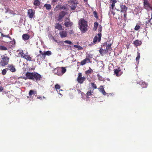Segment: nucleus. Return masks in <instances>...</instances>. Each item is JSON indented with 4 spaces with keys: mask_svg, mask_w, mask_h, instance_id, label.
Wrapping results in <instances>:
<instances>
[{
    "mask_svg": "<svg viewBox=\"0 0 152 152\" xmlns=\"http://www.w3.org/2000/svg\"><path fill=\"white\" fill-rule=\"evenodd\" d=\"M26 77L23 78L25 80L29 79L33 80L34 81H39L42 78L41 75L39 74L36 72H27L25 75Z\"/></svg>",
    "mask_w": 152,
    "mask_h": 152,
    "instance_id": "1",
    "label": "nucleus"
},
{
    "mask_svg": "<svg viewBox=\"0 0 152 152\" xmlns=\"http://www.w3.org/2000/svg\"><path fill=\"white\" fill-rule=\"evenodd\" d=\"M78 25L79 26L81 32L83 33H85L88 30V22L84 19L83 18H80L78 22Z\"/></svg>",
    "mask_w": 152,
    "mask_h": 152,
    "instance_id": "2",
    "label": "nucleus"
},
{
    "mask_svg": "<svg viewBox=\"0 0 152 152\" xmlns=\"http://www.w3.org/2000/svg\"><path fill=\"white\" fill-rule=\"evenodd\" d=\"M1 59L0 61V67H4L8 65L10 60V58L4 55L1 57Z\"/></svg>",
    "mask_w": 152,
    "mask_h": 152,
    "instance_id": "3",
    "label": "nucleus"
},
{
    "mask_svg": "<svg viewBox=\"0 0 152 152\" xmlns=\"http://www.w3.org/2000/svg\"><path fill=\"white\" fill-rule=\"evenodd\" d=\"M68 4H69L71 10H74L76 8L77 4L78 3V1L77 0H71L68 1Z\"/></svg>",
    "mask_w": 152,
    "mask_h": 152,
    "instance_id": "4",
    "label": "nucleus"
},
{
    "mask_svg": "<svg viewBox=\"0 0 152 152\" xmlns=\"http://www.w3.org/2000/svg\"><path fill=\"white\" fill-rule=\"evenodd\" d=\"M19 54L21 55V57L26 59L27 61H32V57H30V56L27 53L26 54H24L23 52V51L22 50L19 52Z\"/></svg>",
    "mask_w": 152,
    "mask_h": 152,
    "instance_id": "5",
    "label": "nucleus"
},
{
    "mask_svg": "<svg viewBox=\"0 0 152 152\" xmlns=\"http://www.w3.org/2000/svg\"><path fill=\"white\" fill-rule=\"evenodd\" d=\"M82 73H79L78 74V76L77 78V80L78 83L80 84H82L86 80V77H83Z\"/></svg>",
    "mask_w": 152,
    "mask_h": 152,
    "instance_id": "6",
    "label": "nucleus"
},
{
    "mask_svg": "<svg viewBox=\"0 0 152 152\" xmlns=\"http://www.w3.org/2000/svg\"><path fill=\"white\" fill-rule=\"evenodd\" d=\"M40 54L38 55L37 56V60L39 61L45 59V56L44 52H42L41 50L39 51Z\"/></svg>",
    "mask_w": 152,
    "mask_h": 152,
    "instance_id": "7",
    "label": "nucleus"
},
{
    "mask_svg": "<svg viewBox=\"0 0 152 152\" xmlns=\"http://www.w3.org/2000/svg\"><path fill=\"white\" fill-rule=\"evenodd\" d=\"M64 24L66 27H69L72 25L73 23L70 21L69 18H66L65 19Z\"/></svg>",
    "mask_w": 152,
    "mask_h": 152,
    "instance_id": "8",
    "label": "nucleus"
},
{
    "mask_svg": "<svg viewBox=\"0 0 152 152\" xmlns=\"http://www.w3.org/2000/svg\"><path fill=\"white\" fill-rule=\"evenodd\" d=\"M114 75H116L117 77L120 76L123 73V72L121 71L120 67L114 69Z\"/></svg>",
    "mask_w": 152,
    "mask_h": 152,
    "instance_id": "9",
    "label": "nucleus"
},
{
    "mask_svg": "<svg viewBox=\"0 0 152 152\" xmlns=\"http://www.w3.org/2000/svg\"><path fill=\"white\" fill-rule=\"evenodd\" d=\"M66 14V12L64 11H62L61 12L58 17V21H61L62 20V18Z\"/></svg>",
    "mask_w": 152,
    "mask_h": 152,
    "instance_id": "10",
    "label": "nucleus"
},
{
    "mask_svg": "<svg viewBox=\"0 0 152 152\" xmlns=\"http://www.w3.org/2000/svg\"><path fill=\"white\" fill-rule=\"evenodd\" d=\"M28 15L30 18H33L35 13V10L32 9L28 10Z\"/></svg>",
    "mask_w": 152,
    "mask_h": 152,
    "instance_id": "11",
    "label": "nucleus"
},
{
    "mask_svg": "<svg viewBox=\"0 0 152 152\" xmlns=\"http://www.w3.org/2000/svg\"><path fill=\"white\" fill-rule=\"evenodd\" d=\"M143 5L144 8L147 10L150 9L151 7V5L149 3L148 0H143Z\"/></svg>",
    "mask_w": 152,
    "mask_h": 152,
    "instance_id": "12",
    "label": "nucleus"
},
{
    "mask_svg": "<svg viewBox=\"0 0 152 152\" xmlns=\"http://www.w3.org/2000/svg\"><path fill=\"white\" fill-rule=\"evenodd\" d=\"M53 72L58 76H61V72L60 68H56L53 70Z\"/></svg>",
    "mask_w": 152,
    "mask_h": 152,
    "instance_id": "13",
    "label": "nucleus"
},
{
    "mask_svg": "<svg viewBox=\"0 0 152 152\" xmlns=\"http://www.w3.org/2000/svg\"><path fill=\"white\" fill-rule=\"evenodd\" d=\"M8 70H10L12 72H15L16 71V69L13 64H8L7 68Z\"/></svg>",
    "mask_w": 152,
    "mask_h": 152,
    "instance_id": "14",
    "label": "nucleus"
},
{
    "mask_svg": "<svg viewBox=\"0 0 152 152\" xmlns=\"http://www.w3.org/2000/svg\"><path fill=\"white\" fill-rule=\"evenodd\" d=\"M106 48V49H104V53H107L108 52L109 50L111 49V44H107V43L105 44Z\"/></svg>",
    "mask_w": 152,
    "mask_h": 152,
    "instance_id": "15",
    "label": "nucleus"
},
{
    "mask_svg": "<svg viewBox=\"0 0 152 152\" xmlns=\"http://www.w3.org/2000/svg\"><path fill=\"white\" fill-rule=\"evenodd\" d=\"M59 34H60L61 38H65L67 37V33L66 31H62L59 32Z\"/></svg>",
    "mask_w": 152,
    "mask_h": 152,
    "instance_id": "16",
    "label": "nucleus"
},
{
    "mask_svg": "<svg viewBox=\"0 0 152 152\" xmlns=\"http://www.w3.org/2000/svg\"><path fill=\"white\" fill-rule=\"evenodd\" d=\"M55 28L57 29L59 31L62 30H63L61 24H59L58 23H56L55 25Z\"/></svg>",
    "mask_w": 152,
    "mask_h": 152,
    "instance_id": "17",
    "label": "nucleus"
},
{
    "mask_svg": "<svg viewBox=\"0 0 152 152\" xmlns=\"http://www.w3.org/2000/svg\"><path fill=\"white\" fill-rule=\"evenodd\" d=\"M90 61V59L89 58H86L85 59L81 61L80 65L83 66L85 64L87 61L88 63Z\"/></svg>",
    "mask_w": 152,
    "mask_h": 152,
    "instance_id": "18",
    "label": "nucleus"
},
{
    "mask_svg": "<svg viewBox=\"0 0 152 152\" xmlns=\"http://www.w3.org/2000/svg\"><path fill=\"white\" fill-rule=\"evenodd\" d=\"M121 8V12L124 13L126 12V11L127 10V7L125 5H121L120 6Z\"/></svg>",
    "mask_w": 152,
    "mask_h": 152,
    "instance_id": "19",
    "label": "nucleus"
},
{
    "mask_svg": "<svg viewBox=\"0 0 152 152\" xmlns=\"http://www.w3.org/2000/svg\"><path fill=\"white\" fill-rule=\"evenodd\" d=\"M142 43L141 41H140L138 39L136 40L134 42L133 44L136 47L140 46Z\"/></svg>",
    "mask_w": 152,
    "mask_h": 152,
    "instance_id": "20",
    "label": "nucleus"
},
{
    "mask_svg": "<svg viewBox=\"0 0 152 152\" xmlns=\"http://www.w3.org/2000/svg\"><path fill=\"white\" fill-rule=\"evenodd\" d=\"M22 37L24 40L26 41L29 39L30 36L27 34H24L23 35Z\"/></svg>",
    "mask_w": 152,
    "mask_h": 152,
    "instance_id": "21",
    "label": "nucleus"
},
{
    "mask_svg": "<svg viewBox=\"0 0 152 152\" xmlns=\"http://www.w3.org/2000/svg\"><path fill=\"white\" fill-rule=\"evenodd\" d=\"M102 31V28H99L98 29V36L99 37L98 38V42H100L101 40V37L102 36L101 31Z\"/></svg>",
    "mask_w": 152,
    "mask_h": 152,
    "instance_id": "22",
    "label": "nucleus"
},
{
    "mask_svg": "<svg viewBox=\"0 0 152 152\" xmlns=\"http://www.w3.org/2000/svg\"><path fill=\"white\" fill-rule=\"evenodd\" d=\"M89 69H88L85 72V74L87 76H88L89 74H91L93 72V70L91 69L90 67H89Z\"/></svg>",
    "mask_w": 152,
    "mask_h": 152,
    "instance_id": "23",
    "label": "nucleus"
},
{
    "mask_svg": "<svg viewBox=\"0 0 152 152\" xmlns=\"http://www.w3.org/2000/svg\"><path fill=\"white\" fill-rule=\"evenodd\" d=\"M33 3L36 6H39L41 4V2L39 0H35Z\"/></svg>",
    "mask_w": 152,
    "mask_h": 152,
    "instance_id": "24",
    "label": "nucleus"
},
{
    "mask_svg": "<svg viewBox=\"0 0 152 152\" xmlns=\"http://www.w3.org/2000/svg\"><path fill=\"white\" fill-rule=\"evenodd\" d=\"M37 94V91L33 90H30L29 92V95L30 96L32 95H35V94Z\"/></svg>",
    "mask_w": 152,
    "mask_h": 152,
    "instance_id": "25",
    "label": "nucleus"
},
{
    "mask_svg": "<svg viewBox=\"0 0 152 152\" xmlns=\"http://www.w3.org/2000/svg\"><path fill=\"white\" fill-rule=\"evenodd\" d=\"M61 75L64 74L66 71V69L65 68L61 67Z\"/></svg>",
    "mask_w": 152,
    "mask_h": 152,
    "instance_id": "26",
    "label": "nucleus"
},
{
    "mask_svg": "<svg viewBox=\"0 0 152 152\" xmlns=\"http://www.w3.org/2000/svg\"><path fill=\"white\" fill-rule=\"evenodd\" d=\"M98 26V23L97 22H95L94 23V27L93 28V30L94 31H96L97 30Z\"/></svg>",
    "mask_w": 152,
    "mask_h": 152,
    "instance_id": "27",
    "label": "nucleus"
},
{
    "mask_svg": "<svg viewBox=\"0 0 152 152\" xmlns=\"http://www.w3.org/2000/svg\"><path fill=\"white\" fill-rule=\"evenodd\" d=\"M44 53L45 54V57L46 55L48 56H50L52 54V52L50 51L49 50H48L47 51H44Z\"/></svg>",
    "mask_w": 152,
    "mask_h": 152,
    "instance_id": "28",
    "label": "nucleus"
},
{
    "mask_svg": "<svg viewBox=\"0 0 152 152\" xmlns=\"http://www.w3.org/2000/svg\"><path fill=\"white\" fill-rule=\"evenodd\" d=\"M44 7H46V9L47 10H50L51 8V6L50 4H45L44 5Z\"/></svg>",
    "mask_w": 152,
    "mask_h": 152,
    "instance_id": "29",
    "label": "nucleus"
},
{
    "mask_svg": "<svg viewBox=\"0 0 152 152\" xmlns=\"http://www.w3.org/2000/svg\"><path fill=\"white\" fill-rule=\"evenodd\" d=\"M7 50V48L2 45H0V50Z\"/></svg>",
    "mask_w": 152,
    "mask_h": 152,
    "instance_id": "30",
    "label": "nucleus"
},
{
    "mask_svg": "<svg viewBox=\"0 0 152 152\" xmlns=\"http://www.w3.org/2000/svg\"><path fill=\"white\" fill-rule=\"evenodd\" d=\"M101 87H102L101 88H102V90L101 91V92L104 95H106V94H107V93H106V92H105L104 89V88H103V86H100V88Z\"/></svg>",
    "mask_w": 152,
    "mask_h": 152,
    "instance_id": "31",
    "label": "nucleus"
},
{
    "mask_svg": "<svg viewBox=\"0 0 152 152\" xmlns=\"http://www.w3.org/2000/svg\"><path fill=\"white\" fill-rule=\"evenodd\" d=\"M8 70L7 68L4 69L2 70L1 72V73L3 75H5L6 74L7 72V70Z\"/></svg>",
    "mask_w": 152,
    "mask_h": 152,
    "instance_id": "32",
    "label": "nucleus"
},
{
    "mask_svg": "<svg viewBox=\"0 0 152 152\" xmlns=\"http://www.w3.org/2000/svg\"><path fill=\"white\" fill-rule=\"evenodd\" d=\"M59 8L60 9H64V10H65L66 9V8L64 6L61 5L60 4H58L57 6L56 7Z\"/></svg>",
    "mask_w": 152,
    "mask_h": 152,
    "instance_id": "33",
    "label": "nucleus"
},
{
    "mask_svg": "<svg viewBox=\"0 0 152 152\" xmlns=\"http://www.w3.org/2000/svg\"><path fill=\"white\" fill-rule=\"evenodd\" d=\"M91 84L93 90H94L97 88L96 86L94 83H91Z\"/></svg>",
    "mask_w": 152,
    "mask_h": 152,
    "instance_id": "34",
    "label": "nucleus"
},
{
    "mask_svg": "<svg viewBox=\"0 0 152 152\" xmlns=\"http://www.w3.org/2000/svg\"><path fill=\"white\" fill-rule=\"evenodd\" d=\"M140 58V54L138 52H137V56L136 58V60L137 61H138L139 62V60Z\"/></svg>",
    "mask_w": 152,
    "mask_h": 152,
    "instance_id": "35",
    "label": "nucleus"
},
{
    "mask_svg": "<svg viewBox=\"0 0 152 152\" xmlns=\"http://www.w3.org/2000/svg\"><path fill=\"white\" fill-rule=\"evenodd\" d=\"M141 86L143 88H146L147 86V84L144 82H142V84H141Z\"/></svg>",
    "mask_w": 152,
    "mask_h": 152,
    "instance_id": "36",
    "label": "nucleus"
},
{
    "mask_svg": "<svg viewBox=\"0 0 152 152\" xmlns=\"http://www.w3.org/2000/svg\"><path fill=\"white\" fill-rule=\"evenodd\" d=\"M98 38H98L97 36H95L93 40V42H96L97 41V40L98 41Z\"/></svg>",
    "mask_w": 152,
    "mask_h": 152,
    "instance_id": "37",
    "label": "nucleus"
},
{
    "mask_svg": "<svg viewBox=\"0 0 152 152\" xmlns=\"http://www.w3.org/2000/svg\"><path fill=\"white\" fill-rule=\"evenodd\" d=\"M93 14L94 15V17L96 18H98V16L97 12L96 11H94L93 12Z\"/></svg>",
    "mask_w": 152,
    "mask_h": 152,
    "instance_id": "38",
    "label": "nucleus"
},
{
    "mask_svg": "<svg viewBox=\"0 0 152 152\" xmlns=\"http://www.w3.org/2000/svg\"><path fill=\"white\" fill-rule=\"evenodd\" d=\"M93 93V91H91V90L90 91H88L87 93L86 94L87 96H90Z\"/></svg>",
    "mask_w": 152,
    "mask_h": 152,
    "instance_id": "39",
    "label": "nucleus"
},
{
    "mask_svg": "<svg viewBox=\"0 0 152 152\" xmlns=\"http://www.w3.org/2000/svg\"><path fill=\"white\" fill-rule=\"evenodd\" d=\"M104 50H103L102 48H101L99 50V53H100L101 55H102V54L103 53H104Z\"/></svg>",
    "mask_w": 152,
    "mask_h": 152,
    "instance_id": "40",
    "label": "nucleus"
},
{
    "mask_svg": "<svg viewBox=\"0 0 152 152\" xmlns=\"http://www.w3.org/2000/svg\"><path fill=\"white\" fill-rule=\"evenodd\" d=\"M55 88L56 89H59L60 88V86L58 84H56L55 85Z\"/></svg>",
    "mask_w": 152,
    "mask_h": 152,
    "instance_id": "41",
    "label": "nucleus"
},
{
    "mask_svg": "<svg viewBox=\"0 0 152 152\" xmlns=\"http://www.w3.org/2000/svg\"><path fill=\"white\" fill-rule=\"evenodd\" d=\"M65 43H66L69 44L71 45L72 44V42L69 40H65L64 41Z\"/></svg>",
    "mask_w": 152,
    "mask_h": 152,
    "instance_id": "42",
    "label": "nucleus"
},
{
    "mask_svg": "<svg viewBox=\"0 0 152 152\" xmlns=\"http://www.w3.org/2000/svg\"><path fill=\"white\" fill-rule=\"evenodd\" d=\"M140 26L139 25H136L134 28V30L136 31H137L140 29Z\"/></svg>",
    "mask_w": 152,
    "mask_h": 152,
    "instance_id": "43",
    "label": "nucleus"
},
{
    "mask_svg": "<svg viewBox=\"0 0 152 152\" xmlns=\"http://www.w3.org/2000/svg\"><path fill=\"white\" fill-rule=\"evenodd\" d=\"M151 20V19H150L146 21L145 25H146V26H148V25L149 24V23L150 22Z\"/></svg>",
    "mask_w": 152,
    "mask_h": 152,
    "instance_id": "44",
    "label": "nucleus"
},
{
    "mask_svg": "<svg viewBox=\"0 0 152 152\" xmlns=\"http://www.w3.org/2000/svg\"><path fill=\"white\" fill-rule=\"evenodd\" d=\"M69 33L70 35H71L74 34V31L72 29L70 30L69 31Z\"/></svg>",
    "mask_w": 152,
    "mask_h": 152,
    "instance_id": "45",
    "label": "nucleus"
},
{
    "mask_svg": "<svg viewBox=\"0 0 152 152\" xmlns=\"http://www.w3.org/2000/svg\"><path fill=\"white\" fill-rule=\"evenodd\" d=\"M124 13V18L125 19V20L127 19V18H126V15H127L126 12Z\"/></svg>",
    "mask_w": 152,
    "mask_h": 152,
    "instance_id": "46",
    "label": "nucleus"
},
{
    "mask_svg": "<svg viewBox=\"0 0 152 152\" xmlns=\"http://www.w3.org/2000/svg\"><path fill=\"white\" fill-rule=\"evenodd\" d=\"M5 37H7V38H10V39H11V37L10 36L9 34H8L7 35H5Z\"/></svg>",
    "mask_w": 152,
    "mask_h": 152,
    "instance_id": "47",
    "label": "nucleus"
},
{
    "mask_svg": "<svg viewBox=\"0 0 152 152\" xmlns=\"http://www.w3.org/2000/svg\"><path fill=\"white\" fill-rule=\"evenodd\" d=\"M42 98H45V97L44 96L41 97V96H39L37 97V99H42Z\"/></svg>",
    "mask_w": 152,
    "mask_h": 152,
    "instance_id": "48",
    "label": "nucleus"
},
{
    "mask_svg": "<svg viewBox=\"0 0 152 152\" xmlns=\"http://www.w3.org/2000/svg\"><path fill=\"white\" fill-rule=\"evenodd\" d=\"M77 48L78 50H82L83 49V48L81 46L78 45Z\"/></svg>",
    "mask_w": 152,
    "mask_h": 152,
    "instance_id": "49",
    "label": "nucleus"
},
{
    "mask_svg": "<svg viewBox=\"0 0 152 152\" xmlns=\"http://www.w3.org/2000/svg\"><path fill=\"white\" fill-rule=\"evenodd\" d=\"M0 33L1 34V37L3 38V37H5V35H4V34H3L1 32H0Z\"/></svg>",
    "mask_w": 152,
    "mask_h": 152,
    "instance_id": "50",
    "label": "nucleus"
},
{
    "mask_svg": "<svg viewBox=\"0 0 152 152\" xmlns=\"http://www.w3.org/2000/svg\"><path fill=\"white\" fill-rule=\"evenodd\" d=\"M113 1V3H114L115 4V3H116L117 1L116 0H111Z\"/></svg>",
    "mask_w": 152,
    "mask_h": 152,
    "instance_id": "51",
    "label": "nucleus"
},
{
    "mask_svg": "<svg viewBox=\"0 0 152 152\" xmlns=\"http://www.w3.org/2000/svg\"><path fill=\"white\" fill-rule=\"evenodd\" d=\"M114 6H115V4H114V3H112V4H111V7H112V9H113V7H114Z\"/></svg>",
    "mask_w": 152,
    "mask_h": 152,
    "instance_id": "52",
    "label": "nucleus"
},
{
    "mask_svg": "<svg viewBox=\"0 0 152 152\" xmlns=\"http://www.w3.org/2000/svg\"><path fill=\"white\" fill-rule=\"evenodd\" d=\"M57 1V0H52V2L53 3V2H56Z\"/></svg>",
    "mask_w": 152,
    "mask_h": 152,
    "instance_id": "53",
    "label": "nucleus"
},
{
    "mask_svg": "<svg viewBox=\"0 0 152 152\" xmlns=\"http://www.w3.org/2000/svg\"><path fill=\"white\" fill-rule=\"evenodd\" d=\"M78 47V45H74V47L75 48H77Z\"/></svg>",
    "mask_w": 152,
    "mask_h": 152,
    "instance_id": "54",
    "label": "nucleus"
},
{
    "mask_svg": "<svg viewBox=\"0 0 152 152\" xmlns=\"http://www.w3.org/2000/svg\"><path fill=\"white\" fill-rule=\"evenodd\" d=\"M102 28V26H101V25H99V28Z\"/></svg>",
    "mask_w": 152,
    "mask_h": 152,
    "instance_id": "55",
    "label": "nucleus"
},
{
    "mask_svg": "<svg viewBox=\"0 0 152 152\" xmlns=\"http://www.w3.org/2000/svg\"><path fill=\"white\" fill-rule=\"evenodd\" d=\"M102 87H101L100 88V87L98 88V89L99 90H100L101 91L102 90V88H101Z\"/></svg>",
    "mask_w": 152,
    "mask_h": 152,
    "instance_id": "56",
    "label": "nucleus"
},
{
    "mask_svg": "<svg viewBox=\"0 0 152 152\" xmlns=\"http://www.w3.org/2000/svg\"><path fill=\"white\" fill-rule=\"evenodd\" d=\"M107 95H109L110 96H112V94H107Z\"/></svg>",
    "mask_w": 152,
    "mask_h": 152,
    "instance_id": "57",
    "label": "nucleus"
},
{
    "mask_svg": "<svg viewBox=\"0 0 152 152\" xmlns=\"http://www.w3.org/2000/svg\"><path fill=\"white\" fill-rule=\"evenodd\" d=\"M83 1H84V2H88V0H83Z\"/></svg>",
    "mask_w": 152,
    "mask_h": 152,
    "instance_id": "58",
    "label": "nucleus"
},
{
    "mask_svg": "<svg viewBox=\"0 0 152 152\" xmlns=\"http://www.w3.org/2000/svg\"><path fill=\"white\" fill-rule=\"evenodd\" d=\"M150 9H151V10H152V7L151 6Z\"/></svg>",
    "mask_w": 152,
    "mask_h": 152,
    "instance_id": "59",
    "label": "nucleus"
},
{
    "mask_svg": "<svg viewBox=\"0 0 152 152\" xmlns=\"http://www.w3.org/2000/svg\"><path fill=\"white\" fill-rule=\"evenodd\" d=\"M151 19H152V13L151 14Z\"/></svg>",
    "mask_w": 152,
    "mask_h": 152,
    "instance_id": "60",
    "label": "nucleus"
},
{
    "mask_svg": "<svg viewBox=\"0 0 152 152\" xmlns=\"http://www.w3.org/2000/svg\"><path fill=\"white\" fill-rule=\"evenodd\" d=\"M11 12V13H13V11H11V12Z\"/></svg>",
    "mask_w": 152,
    "mask_h": 152,
    "instance_id": "61",
    "label": "nucleus"
},
{
    "mask_svg": "<svg viewBox=\"0 0 152 152\" xmlns=\"http://www.w3.org/2000/svg\"><path fill=\"white\" fill-rule=\"evenodd\" d=\"M105 46V44H103V46L104 47Z\"/></svg>",
    "mask_w": 152,
    "mask_h": 152,
    "instance_id": "62",
    "label": "nucleus"
},
{
    "mask_svg": "<svg viewBox=\"0 0 152 152\" xmlns=\"http://www.w3.org/2000/svg\"><path fill=\"white\" fill-rule=\"evenodd\" d=\"M107 95V96H110L109 95Z\"/></svg>",
    "mask_w": 152,
    "mask_h": 152,
    "instance_id": "63",
    "label": "nucleus"
},
{
    "mask_svg": "<svg viewBox=\"0 0 152 152\" xmlns=\"http://www.w3.org/2000/svg\"><path fill=\"white\" fill-rule=\"evenodd\" d=\"M55 42H57V40H55Z\"/></svg>",
    "mask_w": 152,
    "mask_h": 152,
    "instance_id": "64",
    "label": "nucleus"
}]
</instances>
